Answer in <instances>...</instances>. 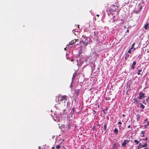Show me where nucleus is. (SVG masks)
I'll list each match as a JSON object with an SVG mask.
<instances>
[{
    "label": "nucleus",
    "mask_w": 149,
    "mask_h": 149,
    "mask_svg": "<svg viewBox=\"0 0 149 149\" xmlns=\"http://www.w3.org/2000/svg\"><path fill=\"white\" fill-rule=\"evenodd\" d=\"M80 42H82L83 47H86L88 44L90 43V41L88 40V38L85 36H83L81 38Z\"/></svg>",
    "instance_id": "nucleus-1"
},
{
    "label": "nucleus",
    "mask_w": 149,
    "mask_h": 149,
    "mask_svg": "<svg viewBox=\"0 0 149 149\" xmlns=\"http://www.w3.org/2000/svg\"><path fill=\"white\" fill-rule=\"evenodd\" d=\"M67 96L66 95H63L61 96L60 97H60L59 95L57 96L56 97V100H57L58 102H60L61 101H64V102L65 103L66 102L67 99Z\"/></svg>",
    "instance_id": "nucleus-2"
},
{
    "label": "nucleus",
    "mask_w": 149,
    "mask_h": 149,
    "mask_svg": "<svg viewBox=\"0 0 149 149\" xmlns=\"http://www.w3.org/2000/svg\"><path fill=\"white\" fill-rule=\"evenodd\" d=\"M111 8L109 9V11L111 14L112 15H113L114 13L116 11H117L118 8L119 6L113 5L111 6Z\"/></svg>",
    "instance_id": "nucleus-3"
},
{
    "label": "nucleus",
    "mask_w": 149,
    "mask_h": 149,
    "mask_svg": "<svg viewBox=\"0 0 149 149\" xmlns=\"http://www.w3.org/2000/svg\"><path fill=\"white\" fill-rule=\"evenodd\" d=\"M94 38L96 39H98V32L97 31L95 30L94 31Z\"/></svg>",
    "instance_id": "nucleus-4"
},
{
    "label": "nucleus",
    "mask_w": 149,
    "mask_h": 149,
    "mask_svg": "<svg viewBox=\"0 0 149 149\" xmlns=\"http://www.w3.org/2000/svg\"><path fill=\"white\" fill-rule=\"evenodd\" d=\"M145 94L141 92L139 93V99H141L142 98H144L145 97Z\"/></svg>",
    "instance_id": "nucleus-5"
},
{
    "label": "nucleus",
    "mask_w": 149,
    "mask_h": 149,
    "mask_svg": "<svg viewBox=\"0 0 149 149\" xmlns=\"http://www.w3.org/2000/svg\"><path fill=\"white\" fill-rule=\"evenodd\" d=\"M130 141V140H128L127 139L124 140V142L122 144V146L123 147L125 146L127 143L129 142Z\"/></svg>",
    "instance_id": "nucleus-6"
},
{
    "label": "nucleus",
    "mask_w": 149,
    "mask_h": 149,
    "mask_svg": "<svg viewBox=\"0 0 149 149\" xmlns=\"http://www.w3.org/2000/svg\"><path fill=\"white\" fill-rule=\"evenodd\" d=\"M77 39H75L74 40H73L69 42V45H72L74 44V43L76 42L77 41Z\"/></svg>",
    "instance_id": "nucleus-7"
},
{
    "label": "nucleus",
    "mask_w": 149,
    "mask_h": 149,
    "mask_svg": "<svg viewBox=\"0 0 149 149\" xmlns=\"http://www.w3.org/2000/svg\"><path fill=\"white\" fill-rule=\"evenodd\" d=\"M137 69L138 70V72L137 73V74L138 75H140L142 74V73H143V72H142L141 73V72H142V68H141L140 69H138V68H137Z\"/></svg>",
    "instance_id": "nucleus-8"
},
{
    "label": "nucleus",
    "mask_w": 149,
    "mask_h": 149,
    "mask_svg": "<svg viewBox=\"0 0 149 149\" xmlns=\"http://www.w3.org/2000/svg\"><path fill=\"white\" fill-rule=\"evenodd\" d=\"M136 63L135 61H134L132 65V69H134L135 68V66L136 65Z\"/></svg>",
    "instance_id": "nucleus-9"
},
{
    "label": "nucleus",
    "mask_w": 149,
    "mask_h": 149,
    "mask_svg": "<svg viewBox=\"0 0 149 149\" xmlns=\"http://www.w3.org/2000/svg\"><path fill=\"white\" fill-rule=\"evenodd\" d=\"M148 25L149 24L148 23H147L145 25L144 28L145 30H147L149 28Z\"/></svg>",
    "instance_id": "nucleus-10"
},
{
    "label": "nucleus",
    "mask_w": 149,
    "mask_h": 149,
    "mask_svg": "<svg viewBox=\"0 0 149 149\" xmlns=\"http://www.w3.org/2000/svg\"><path fill=\"white\" fill-rule=\"evenodd\" d=\"M118 130L116 128H115L113 130V132L116 134H117L118 133Z\"/></svg>",
    "instance_id": "nucleus-11"
},
{
    "label": "nucleus",
    "mask_w": 149,
    "mask_h": 149,
    "mask_svg": "<svg viewBox=\"0 0 149 149\" xmlns=\"http://www.w3.org/2000/svg\"><path fill=\"white\" fill-rule=\"evenodd\" d=\"M71 125L70 124H68L66 126V128L68 129V130L71 129Z\"/></svg>",
    "instance_id": "nucleus-12"
},
{
    "label": "nucleus",
    "mask_w": 149,
    "mask_h": 149,
    "mask_svg": "<svg viewBox=\"0 0 149 149\" xmlns=\"http://www.w3.org/2000/svg\"><path fill=\"white\" fill-rule=\"evenodd\" d=\"M107 127V124L106 123H105L104 125V128H103V129H104V131H105V132H106L107 131H106Z\"/></svg>",
    "instance_id": "nucleus-13"
},
{
    "label": "nucleus",
    "mask_w": 149,
    "mask_h": 149,
    "mask_svg": "<svg viewBox=\"0 0 149 149\" xmlns=\"http://www.w3.org/2000/svg\"><path fill=\"white\" fill-rule=\"evenodd\" d=\"M148 146V145L147 143H145L144 144H142L141 146V147L144 148Z\"/></svg>",
    "instance_id": "nucleus-14"
},
{
    "label": "nucleus",
    "mask_w": 149,
    "mask_h": 149,
    "mask_svg": "<svg viewBox=\"0 0 149 149\" xmlns=\"http://www.w3.org/2000/svg\"><path fill=\"white\" fill-rule=\"evenodd\" d=\"M140 107L142 109H143L145 108V106L142 103H140Z\"/></svg>",
    "instance_id": "nucleus-15"
},
{
    "label": "nucleus",
    "mask_w": 149,
    "mask_h": 149,
    "mask_svg": "<svg viewBox=\"0 0 149 149\" xmlns=\"http://www.w3.org/2000/svg\"><path fill=\"white\" fill-rule=\"evenodd\" d=\"M56 149H59L61 148V146L60 145H58L56 146Z\"/></svg>",
    "instance_id": "nucleus-16"
},
{
    "label": "nucleus",
    "mask_w": 149,
    "mask_h": 149,
    "mask_svg": "<svg viewBox=\"0 0 149 149\" xmlns=\"http://www.w3.org/2000/svg\"><path fill=\"white\" fill-rule=\"evenodd\" d=\"M75 94H76V95L77 96L79 95V91H76L75 92Z\"/></svg>",
    "instance_id": "nucleus-17"
},
{
    "label": "nucleus",
    "mask_w": 149,
    "mask_h": 149,
    "mask_svg": "<svg viewBox=\"0 0 149 149\" xmlns=\"http://www.w3.org/2000/svg\"><path fill=\"white\" fill-rule=\"evenodd\" d=\"M134 142L136 143V144H138L139 143V141H137V140H135L134 141Z\"/></svg>",
    "instance_id": "nucleus-18"
},
{
    "label": "nucleus",
    "mask_w": 149,
    "mask_h": 149,
    "mask_svg": "<svg viewBox=\"0 0 149 149\" xmlns=\"http://www.w3.org/2000/svg\"><path fill=\"white\" fill-rule=\"evenodd\" d=\"M135 43H134L132 45V47H131V49H133V48H134V47L135 45Z\"/></svg>",
    "instance_id": "nucleus-19"
},
{
    "label": "nucleus",
    "mask_w": 149,
    "mask_h": 149,
    "mask_svg": "<svg viewBox=\"0 0 149 149\" xmlns=\"http://www.w3.org/2000/svg\"><path fill=\"white\" fill-rule=\"evenodd\" d=\"M131 49V48L128 51H127V52L128 53H131V49Z\"/></svg>",
    "instance_id": "nucleus-20"
},
{
    "label": "nucleus",
    "mask_w": 149,
    "mask_h": 149,
    "mask_svg": "<svg viewBox=\"0 0 149 149\" xmlns=\"http://www.w3.org/2000/svg\"><path fill=\"white\" fill-rule=\"evenodd\" d=\"M118 127H119V130H121L122 128V126L121 125H119L118 126Z\"/></svg>",
    "instance_id": "nucleus-21"
},
{
    "label": "nucleus",
    "mask_w": 149,
    "mask_h": 149,
    "mask_svg": "<svg viewBox=\"0 0 149 149\" xmlns=\"http://www.w3.org/2000/svg\"><path fill=\"white\" fill-rule=\"evenodd\" d=\"M142 102H143V103H144V104H146V100H143V101Z\"/></svg>",
    "instance_id": "nucleus-22"
},
{
    "label": "nucleus",
    "mask_w": 149,
    "mask_h": 149,
    "mask_svg": "<svg viewBox=\"0 0 149 149\" xmlns=\"http://www.w3.org/2000/svg\"><path fill=\"white\" fill-rule=\"evenodd\" d=\"M142 144H141V143H139V146H140V148H142V147H141V146H142Z\"/></svg>",
    "instance_id": "nucleus-23"
},
{
    "label": "nucleus",
    "mask_w": 149,
    "mask_h": 149,
    "mask_svg": "<svg viewBox=\"0 0 149 149\" xmlns=\"http://www.w3.org/2000/svg\"><path fill=\"white\" fill-rule=\"evenodd\" d=\"M141 133L143 134H145V131H142L141 132Z\"/></svg>",
    "instance_id": "nucleus-24"
},
{
    "label": "nucleus",
    "mask_w": 149,
    "mask_h": 149,
    "mask_svg": "<svg viewBox=\"0 0 149 149\" xmlns=\"http://www.w3.org/2000/svg\"><path fill=\"white\" fill-rule=\"evenodd\" d=\"M129 56V54H126V56L125 57V59L127 57H128Z\"/></svg>",
    "instance_id": "nucleus-25"
},
{
    "label": "nucleus",
    "mask_w": 149,
    "mask_h": 149,
    "mask_svg": "<svg viewBox=\"0 0 149 149\" xmlns=\"http://www.w3.org/2000/svg\"><path fill=\"white\" fill-rule=\"evenodd\" d=\"M148 126V125H144V128H146L147 126Z\"/></svg>",
    "instance_id": "nucleus-26"
},
{
    "label": "nucleus",
    "mask_w": 149,
    "mask_h": 149,
    "mask_svg": "<svg viewBox=\"0 0 149 149\" xmlns=\"http://www.w3.org/2000/svg\"><path fill=\"white\" fill-rule=\"evenodd\" d=\"M148 120V118H146L144 120V122H146Z\"/></svg>",
    "instance_id": "nucleus-27"
},
{
    "label": "nucleus",
    "mask_w": 149,
    "mask_h": 149,
    "mask_svg": "<svg viewBox=\"0 0 149 149\" xmlns=\"http://www.w3.org/2000/svg\"><path fill=\"white\" fill-rule=\"evenodd\" d=\"M118 124H122V123L121 122H118Z\"/></svg>",
    "instance_id": "nucleus-28"
},
{
    "label": "nucleus",
    "mask_w": 149,
    "mask_h": 149,
    "mask_svg": "<svg viewBox=\"0 0 149 149\" xmlns=\"http://www.w3.org/2000/svg\"><path fill=\"white\" fill-rule=\"evenodd\" d=\"M148 140V138L147 137H146L145 139V140L147 141Z\"/></svg>",
    "instance_id": "nucleus-29"
},
{
    "label": "nucleus",
    "mask_w": 149,
    "mask_h": 149,
    "mask_svg": "<svg viewBox=\"0 0 149 149\" xmlns=\"http://www.w3.org/2000/svg\"><path fill=\"white\" fill-rule=\"evenodd\" d=\"M72 111H73V112H72V113H74V108H73V109H72Z\"/></svg>",
    "instance_id": "nucleus-30"
},
{
    "label": "nucleus",
    "mask_w": 149,
    "mask_h": 149,
    "mask_svg": "<svg viewBox=\"0 0 149 149\" xmlns=\"http://www.w3.org/2000/svg\"><path fill=\"white\" fill-rule=\"evenodd\" d=\"M149 98L148 97L146 99V102L148 101V100L149 99Z\"/></svg>",
    "instance_id": "nucleus-31"
},
{
    "label": "nucleus",
    "mask_w": 149,
    "mask_h": 149,
    "mask_svg": "<svg viewBox=\"0 0 149 149\" xmlns=\"http://www.w3.org/2000/svg\"><path fill=\"white\" fill-rule=\"evenodd\" d=\"M147 125H149V121H148Z\"/></svg>",
    "instance_id": "nucleus-32"
},
{
    "label": "nucleus",
    "mask_w": 149,
    "mask_h": 149,
    "mask_svg": "<svg viewBox=\"0 0 149 149\" xmlns=\"http://www.w3.org/2000/svg\"><path fill=\"white\" fill-rule=\"evenodd\" d=\"M128 128H130V125H128L127 127Z\"/></svg>",
    "instance_id": "nucleus-33"
},
{
    "label": "nucleus",
    "mask_w": 149,
    "mask_h": 149,
    "mask_svg": "<svg viewBox=\"0 0 149 149\" xmlns=\"http://www.w3.org/2000/svg\"><path fill=\"white\" fill-rule=\"evenodd\" d=\"M52 149H55V147H52Z\"/></svg>",
    "instance_id": "nucleus-34"
},
{
    "label": "nucleus",
    "mask_w": 149,
    "mask_h": 149,
    "mask_svg": "<svg viewBox=\"0 0 149 149\" xmlns=\"http://www.w3.org/2000/svg\"><path fill=\"white\" fill-rule=\"evenodd\" d=\"M122 116L123 117H124L125 116V115L124 114H123L122 115Z\"/></svg>",
    "instance_id": "nucleus-35"
},
{
    "label": "nucleus",
    "mask_w": 149,
    "mask_h": 149,
    "mask_svg": "<svg viewBox=\"0 0 149 149\" xmlns=\"http://www.w3.org/2000/svg\"><path fill=\"white\" fill-rule=\"evenodd\" d=\"M131 130H129L128 131H131V130H132V128H131Z\"/></svg>",
    "instance_id": "nucleus-36"
},
{
    "label": "nucleus",
    "mask_w": 149,
    "mask_h": 149,
    "mask_svg": "<svg viewBox=\"0 0 149 149\" xmlns=\"http://www.w3.org/2000/svg\"><path fill=\"white\" fill-rule=\"evenodd\" d=\"M137 148L138 149H139V148H140V146H138L137 147Z\"/></svg>",
    "instance_id": "nucleus-37"
},
{
    "label": "nucleus",
    "mask_w": 149,
    "mask_h": 149,
    "mask_svg": "<svg viewBox=\"0 0 149 149\" xmlns=\"http://www.w3.org/2000/svg\"><path fill=\"white\" fill-rule=\"evenodd\" d=\"M142 136L143 137H144L145 136L144 134H143V135Z\"/></svg>",
    "instance_id": "nucleus-38"
},
{
    "label": "nucleus",
    "mask_w": 149,
    "mask_h": 149,
    "mask_svg": "<svg viewBox=\"0 0 149 149\" xmlns=\"http://www.w3.org/2000/svg\"><path fill=\"white\" fill-rule=\"evenodd\" d=\"M135 102H138V101L137 100H136V101H135Z\"/></svg>",
    "instance_id": "nucleus-39"
},
{
    "label": "nucleus",
    "mask_w": 149,
    "mask_h": 149,
    "mask_svg": "<svg viewBox=\"0 0 149 149\" xmlns=\"http://www.w3.org/2000/svg\"><path fill=\"white\" fill-rule=\"evenodd\" d=\"M38 148L39 149H40V146H39Z\"/></svg>",
    "instance_id": "nucleus-40"
},
{
    "label": "nucleus",
    "mask_w": 149,
    "mask_h": 149,
    "mask_svg": "<svg viewBox=\"0 0 149 149\" xmlns=\"http://www.w3.org/2000/svg\"><path fill=\"white\" fill-rule=\"evenodd\" d=\"M134 50H135V48H134Z\"/></svg>",
    "instance_id": "nucleus-41"
},
{
    "label": "nucleus",
    "mask_w": 149,
    "mask_h": 149,
    "mask_svg": "<svg viewBox=\"0 0 149 149\" xmlns=\"http://www.w3.org/2000/svg\"><path fill=\"white\" fill-rule=\"evenodd\" d=\"M97 16L98 17H99V15H97Z\"/></svg>",
    "instance_id": "nucleus-42"
},
{
    "label": "nucleus",
    "mask_w": 149,
    "mask_h": 149,
    "mask_svg": "<svg viewBox=\"0 0 149 149\" xmlns=\"http://www.w3.org/2000/svg\"><path fill=\"white\" fill-rule=\"evenodd\" d=\"M127 32H129V30H127Z\"/></svg>",
    "instance_id": "nucleus-43"
},
{
    "label": "nucleus",
    "mask_w": 149,
    "mask_h": 149,
    "mask_svg": "<svg viewBox=\"0 0 149 149\" xmlns=\"http://www.w3.org/2000/svg\"><path fill=\"white\" fill-rule=\"evenodd\" d=\"M147 52H149V51H147Z\"/></svg>",
    "instance_id": "nucleus-44"
}]
</instances>
